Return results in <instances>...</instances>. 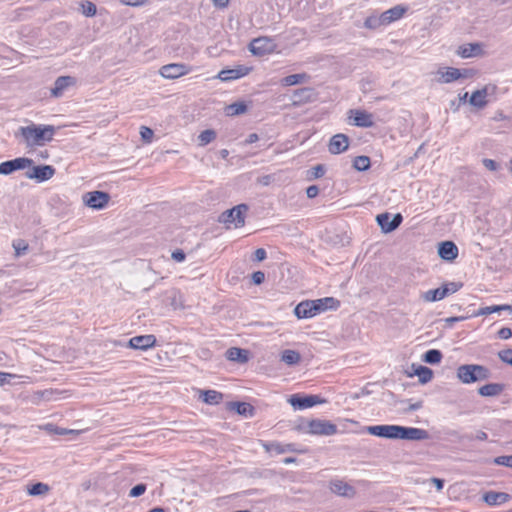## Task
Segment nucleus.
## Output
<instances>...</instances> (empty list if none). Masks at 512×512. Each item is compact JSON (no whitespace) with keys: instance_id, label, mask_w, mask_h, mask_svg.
<instances>
[{"instance_id":"f257e3e1","label":"nucleus","mask_w":512,"mask_h":512,"mask_svg":"<svg viewBox=\"0 0 512 512\" xmlns=\"http://www.w3.org/2000/svg\"><path fill=\"white\" fill-rule=\"evenodd\" d=\"M56 128L52 125L30 124L18 129L16 135H21L27 147L43 146L52 141Z\"/></svg>"},{"instance_id":"f03ea898","label":"nucleus","mask_w":512,"mask_h":512,"mask_svg":"<svg viewBox=\"0 0 512 512\" xmlns=\"http://www.w3.org/2000/svg\"><path fill=\"white\" fill-rule=\"evenodd\" d=\"M248 206L239 204L231 209L226 210L220 216L218 221L224 224L228 229L239 228L244 226Z\"/></svg>"},{"instance_id":"7ed1b4c3","label":"nucleus","mask_w":512,"mask_h":512,"mask_svg":"<svg viewBox=\"0 0 512 512\" xmlns=\"http://www.w3.org/2000/svg\"><path fill=\"white\" fill-rule=\"evenodd\" d=\"M474 76L471 69H458L454 67H441L435 72V80L441 84H448L460 79H467Z\"/></svg>"},{"instance_id":"20e7f679","label":"nucleus","mask_w":512,"mask_h":512,"mask_svg":"<svg viewBox=\"0 0 512 512\" xmlns=\"http://www.w3.org/2000/svg\"><path fill=\"white\" fill-rule=\"evenodd\" d=\"M277 44L274 39L262 36L253 39L249 44V51L255 56H263L274 52Z\"/></svg>"},{"instance_id":"39448f33","label":"nucleus","mask_w":512,"mask_h":512,"mask_svg":"<svg viewBox=\"0 0 512 512\" xmlns=\"http://www.w3.org/2000/svg\"><path fill=\"white\" fill-rule=\"evenodd\" d=\"M288 402L291 404V406L296 410H304L310 407H313L317 404L325 403L326 400L322 399L318 395H307V396H300V395H292Z\"/></svg>"},{"instance_id":"423d86ee","label":"nucleus","mask_w":512,"mask_h":512,"mask_svg":"<svg viewBox=\"0 0 512 512\" xmlns=\"http://www.w3.org/2000/svg\"><path fill=\"white\" fill-rule=\"evenodd\" d=\"M376 221L380 226L382 232L390 233L396 230L403 221V217L400 213L392 215L388 212L378 214L376 217Z\"/></svg>"},{"instance_id":"0eeeda50","label":"nucleus","mask_w":512,"mask_h":512,"mask_svg":"<svg viewBox=\"0 0 512 512\" xmlns=\"http://www.w3.org/2000/svg\"><path fill=\"white\" fill-rule=\"evenodd\" d=\"M55 174V168L51 165L30 166L25 172L29 179H34L37 182H44L52 178Z\"/></svg>"},{"instance_id":"6e6552de","label":"nucleus","mask_w":512,"mask_h":512,"mask_svg":"<svg viewBox=\"0 0 512 512\" xmlns=\"http://www.w3.org/2000/svg\"><path fill=\"white\" fill-rule=\"evenodd\" d=\"M33 164V160L26 157H19L0 163V174L9 175L17 170H24Z\"/></svg>"},{"instance_id":"1a4fd4ad","label":"nucleus","mask_w":512,"mask_h":512,"mask_svg":"<svg viewBox=\"0 0 512 512\" xmlns=\"http://www.w3.org/2000/svg\"><path fill=\"white\" fill-rule=\"evenodd\" d=\"M308 432L314 435L330 436L337 432V427L330 421L315 419L308 423Z\"/></svg>"},{"instance_id":"9d476101","label":"nucleus","mask_w":512,"mask_h":512,"mask_svg":"<svg viewBox=\"0 0 512 512\" xmlns=\"http://www.w3.org/2000/svg\"><path fill=\"white\" fill-rule=\"evenodd\" d=\"M495 91L496 86L486 85L482 89L476 90L472 93V95L469 98V103L478 109H482L488 103L487 97L489 95L494 94Z\"/></svg>"},{"instance_id":"9b49d317","label":"nucleus","mask_w":512,"mask_h":512,"mask_svg":"<svg viewBox=\"0 0 512 512\" xmlns=\"http://www.w3.org/2000/svg\"><path fill=\"white\" fill-rule=\"evenodd\" d=\"M348 115L352 124L357 127L370 128L374 126L373 115L365 110L351 109Z\"/></svg>"},{"instance_id":"f8f14e48","label":"nucleus","mask_w":512,"mask_h":512,"mask_svg":"<svg viewBox=\"0 0 512 512\" xmlns=\"http://www.w3.org/2000/svg\"><path fill=\"white\" fill-rule=\"evenodd\" d=\"M110 201V194H83L82 202L94 210H101L107 207Z\"/></svg>"},{"instance_id":"ddd939ff","label":"nucleus","mask_w":512,"mask_h":512,"mask_svg":"<svg viewBox=\"0 0 512 512\" xmlns=\"http://www.w3.org/2000/svg\"><path fill=\"white\" fill-rule=\"evenodd\" d=\"M190 72V68L182 63H171L161 67L160 75L166 79H175L186 75Z\"/></svg>"},{"instance_id":"4468645a","label":"nucleus","mask_w":512,"mask_h":512,"mask_svg":"<svg viewBox=\"0 0 512 512\" xmlns=\"http://www.w3.org/2000/svg\"><path fill=\"white\" fill-rule=\"evenodd\" d=\"M427 438L428 433L426 430L415 427L398 426L397 439L420 441Z\"/></svg>"},{"instance_id":"2eb2a0df","label":"nucleus","mask_w":512,"mask_h":512,"mask_svg":"<svg viewBox=\"0 0 512 512\" xmlns=\"http://www.w3.org/2000/svg\"><path fill=\"white\" fill-rule=\"evenodd\" d=\"M399 425H375L366 427V431L377 437L397 439Z\"/></svg>"},{"instance_id":"dca6fc26","label":"nucleus","mask_w":512,"mask_h":512,"mask_svg":"<svg viewBox=\"0 0 512 512\" xmlns=\"http://www.w3.org/2000/svg\"><path fill=\"white\" fill-rule=\"evenodd\" d=\"M349 147V138L345 134L334 135L329 142L328 149L332 154H340Z\"/></svg>"},{"instance_id":"f3484780","label":"nucleus","mask_w":512,"mask_h":512,"mask_svg":"<svg viewBox=\"0 0 512 512\" xmlns=\"http://www.w3.org/2000/svg\"><path fill=\"white\" fill-rule=\"evenodd\" d=\"M156 338L154 335H140L132 337L129 340V347L138 350H147L155 345Z\"/></svg>"},{"instance_id":"a211bd4d","label":"nucleus","mask_w":512,"mask_h":512,"mask_svg":"<svg viewBox=\"0 0 512 512\" xmlns=\"http://www.w3.org/2000/svg\"><path fill=\"white\" fill-rule=\"evenodd\" d=\"M294 313L299 319H307L316 316L317 308L313 304L312 300H306L300 302L294 309Z\"/></svg>"},{"instance_id":"6ab92c4d","label":"nucleus","mask_w":512,"mask_h":512,"mask_svg":"<svg viewBox=\"0 0 512 512\" xmlns=\"http://www.w3.org/2000/svg\"><path fill=\"white\" fill-rule=\"evenodd\" d=\"M330 490L343 497L353 498L356 494L354 487L342 480H332L330 482Z\"/></svg>"},{"instance_id":"aec40b11","label":"nucleus","mask_w":512,"mask_h":512,"mask_svg":"<svg viewBox=\"0 0 512 512\" xmlns=\"http://www.w3.org/2000/svg\"><path fill=\"white\" fill-rule=\"evenodd\" d=\"M439 256L446 261H453L458 256V247L452 241H444L438 247Z\"/></svg>"},{"instance_id":"412c9836","label":"nucleus","mask_w":512,"mask_h":512,"mask_svg":"<svg viewBox=\"0 0 512 512\" xmlns=\"http://www.w3.org/2000/svg\"><path fill=\"white\" fill-rule=\"evenodd\" d=\"M75 84V79L71 76H60L58 77L55 82L54 86L51 89L52 96L58 98L63 95L65 90Z\"/></svg>"},{"instance_id":"4be33fe9","label":"nucleus","mask_w":512,"mask_h":512,"mask_svg":"<svg viewBox=\"0 0 512 512\" xmlns=\"http://www.w3.org/2000/svg\"><path fill=\"white\" fill-rule=\"evenodd\" d=\"M511 499V496L505 492L488 491L483 495V500L489 506H500Z\"/></svg>"},{"instance_id":"5701e85b","label":"nucleus","mask_w":512,"mask_h":512,"mask_svg":"<svg viewBox=\"0 0 512 512\" xmlns=\"http://www.w3.org/2000/svg\"><path fill=\"white\" fill-rule=\"evenodd\" d=\"M250 71V68L245 66H238L234 69H226L222 70L218 73V78L222 81H231L238 78H241L247 75Z\"/></svg>"},{"instance_id":"b1692460","label":"nucleus","mask_w":512,"mask_h":512,"mask_svg":"<svg viewBox=\"0 0 512 512\" xmlns=\"http://www.w3.org/2000/svg\"><path fill=\"white\" fill-rule=\"evenodd\" d=\"M406 11H407L406 6L396 5L390 9H388L387 11L383 12L381 15H382V20H383L385 26L396 21V20H399L405 14Z\"/></svg>"},{"instance_id":"393cba45","label":"nucleus","mask_w":512,"mask_h":512,"mask_svg":"<svg viewBox=\"0 0 512 512\" xmlns=\"http://www.w3.org/2000/svg\"><path fill=\"white\" fill-rule=\"evenodd\" d=\"M315 308H317V313L324 312L328 309H336L339 306V301L333 297H325L316 300H312Z\"/></svg>"},{"instance_id":"a878e982","label":"nucleus","mask_w":512,"mask_h":512,"mask_svg":"<svg viewBox=\"0 0 512 512\" xmlns=\"http://www.w3.org/2000/svg\"><path fill=\"white\" fill-rule=\"evenodd\" d=\"M226 358L233 362L246 363L248 361V351L245 349L232 347L226 351Z\"/></svg>"},{"instance_id":"bb28decb","label":"nucleus","mask_w":512,"mask_h":512,"mask_svg":"<svg viewBox=\"0 0 512 512\" xmlns=\"http://www.w3.org/2000/svg\"><path fill=\"white\" fill-rule=\"evenodd\" d=\"M472 369V364L461 365L457 369V377L460 379V381H462L465 384L476 382V377Z\"/></svg>"},{"instance_id":"cd10ccee","label":"nucleus","mask_w":512,"mask_h":512,"mask_svg":"<svg viewBox=\"0 0 512 512\" xmlns=\"http://www.w3.org/2000/svg\"><path fill=\"white\" fill-rule=\"evenodd\" d=\"M446 296H448V290L441 286L424 292L421 298L426 302H436L444 299Z\"/></svg>"},{"instance_id":"c85d7f7f","label":"nucleus","mask_w":512,"mask_h":512,"mask_svg":"<svg viewBox=\"0 0 512 512\" xmlns=\"http://www.w3.org/2000/svg\"><path fill=\"white\" fill-rule=\"evenodd\" d=\"M481 51L482 48L480 44L468 43L459 47L458 55H460L462 58H471L479 55Z\"/></svg>"},{"instance_id":"c756f323","label":"nucleus","mask_w":512,"mask_h":512,"mask_svg":"<svg viewBox=\"0 0 512 512\" xmlns=\"http://www.w3.org/2000/svg\"><path fill=\"white\" fill-rule=\"evenodd\" d=\"M504 390V385L500 383H489L479 388L478 392L481 396L492 397L497 396Z\"/></svg>"},{"instance_id":"7c9ffc66","label":"nucleus","mask_w":512,"mask_h":512,"mask_svg":"<svg viewBox=\"0 0 512 512\" xmlns=\"http://www.w3.org/2000/svg\"><path fill=\"white\" fill-rule=\"evenodd\" d=\"M229 409L236 411L239 415L250 417L253 415L254 408L246 402H230Z\"/></svg>"},{"instance_id":"2f4dec72","label":"nucleus","mask_w":512,"mask_h":512,"mask_svg":"<svg viewBox=\"0 0 512 512\" xmlns=\"http://www.w3.org/2000/svg\"><path fill=\"white\" fill-rule=\"evenodd\" d=\"M263 447L267 452L270 453H276V454H283L286 452L293 451V445L292 444H282L279 442H270V443H264Z\"/></svg>"},{"instance_id":"473e14b6","label":"nucleus","mask_w":512,"mask_h":512,"mask_svg":"<svg viewBox=\"0 0 512 512\" xmlns=\"http://www.w3.org/2000/svg\"><path fill=\"white\" fill-rule=\"evenodd\" d=\"M200 398L207 404L216 405L221 402L223 395L215 390H206L200 391Z\"/></svg>"},{"instance_id":"72a5a7b5","label":"nucleus","mask_w":512,"mask_h":512,"mask_svg":"<svg viewBox=\"0 0 512 512\" xmlns=\"http://www.w3.org/2000/svg\"><path fill=\"white\" fill-rule=\"evenodd\" d=\"M300 360L301 355L295 350L286 349L281 353V361L289 366L298 364Z\"/></svg>"},{"instance_id":"f704fd0d","label":"nucleus","mask_w":512,"mask_h":512,"mask_svg":"<svg viewBox=\"0 0 512 512\" xmlns=\"http://www.w3.org/2000/svg\"><path fill=\"white\" fill-rule=\"evenodd\" d=\"M50 490V487L42 482H37L30 486H27V493L30 496H43L47 494Z\"/></svg>"},{"instance_id":"c9c22d12","label":"nucleus","mask_w":512,"mask_h":512,"mask_svg":"<svg viewBox=\"0 0 512 512\" xmlns=\"http://www.w3.org/2000/svg\"><path fill=\"white\" fill-rule=\"evenodd\" d=\"M307 79H308V76L305 73L292 74V75L284 77L281 80V84L283 86H293V85H297L300 83H304L307 81Z\"/></svg>"},{"instance_id":"e433bc0d","label":"nucleus","mask_w":512,"mask_h":512,"mask_svg":"<svg viewBox=\"0 0 512 512\" xmlns=\"http://www.w3.org/2000/svg\"><path fill=\"white\" fill-rule=\"evenodd\" d=\"M507 309H510L509 305H493V306L481 307L475 313V316L490 315L492 313L500 312L502 310H507Z\"/></svg>"},{"instance_id":"4c0bfd02","label":"nucleus","mask_w":512,"mask_h":512,"mask_svg":"<svg viewBox=\"0 0 512 512\" xmlns=\"http://www.w3.org/2000/svg\"><path fill=\"white\" fill-rule=\"evenodd\" d=\"M414 373L419 377V381L422 384L428 383L433 377L431 369L421 365L414 370Z\"/></svg>"},{"instance_id":"58836bf2","label":"nucleus","mask_w":512,"mask_h":512,"mask_svg":"<svg viewBox=\"0 0 512 512\" xmlns=\"http://www.w3.org/2000/svg\"><path fill=\"white\" fill-rule=\"evenodd\" d=\"M216 139V132L212 129L202 131L198 136V145L206 146Z\"/></svg>"},{"instance_id":"ea45409f","label":"nucleus","mask_w":512,"mask_h":512,"mask_svg":"<svg viewBox=\"0 0 512 512\" xmlns=\"http://www.w3.org/2000/svg\"><path fill=\"white\" fill-rule=\"evenodd\" d=\"M441 359L442 353L440 350L437 349H430L423 356V360L429 364H438L441 361Z\"/></svg>"},{"instance_id":"a19ab883","label":"nucleus","mask_w":512,"mask_h":512,"mask_svg":"<svg viewBox=\"0 0 512 512\" xmlns=\"http://www.w3.org/2000/svg\"><path fill=\"white\" fill-rule=\"evenodd\" d=\"M364 26L368 29H377L380 26H385L382 15H370L366 18Z\"/></svg>"},{"instance_id":"79ce46f5","label":"nucleus","mask_w":512,"mask_h":512,"mask_svg":"<svg viewBox=\"0 0 512 512\" xmlns=\"http://www.w3.org/2000/svg\"><path fill=\"white\" fill-rule=\"evenodd\" d=\"M12 247L15 251V256L20 257L26 254L28 251V243L23 239H16L12 242Z\"/></svg>"},{"instance_id":"37998d69","label":"nucleus","mask_w":512,"mask_h":512,"mask_svg":"<svg viewBox=\"0 0 512 512\" xmlns=\"http://www.w3.org/2000/svg\"><path fill=\"white\" fill-rule=\"evenodd\" d=\"M353 167L358 171H365L370 167V158L368 156H357L354 159Z\"/></svg>"},{"instance_id":"c03bdc74","label":"nucleus","mask_w":512,"mask_h":512,"mask_svg":"<svg viewBox=\"0 0 512 512\" xmlns=\"http://www.w3.org/2000/svg\"><path fill=\"white\" fill-rule=\"evenodd\" d=\"M247 110V106L243 102L233 103L227 107V114L234 116L245 113Z\"/></svg>"},{"instance_id":"a18cd8bd","label":"nucleus","mask_w":512,"mask_h":512,"mask_svg":"<svg viewBox=\"0 0 512 512\" xmlns=\"http://www.w3.org/2000/svg\"><path fill=\"white\" fill-rule=\"evenodd\" d=\"M81 8H82V13L87 17H93L97 12L96 5L90 1L82 2Z\"/></svg>"},{"instance_id":"49530a36","label":"nucleus","mask_w":512,"mask_h":512,"mask_svg":"<svg viewBox=\"0 0 512 512\" xmlns=\"http://www.w3.org/2000/svg\"><path fill=\"white\" fill-rule=\"evenodd\" d=\"M472 366H473L472 370L474 371L476 381L484 380V379L488 378L489 371L486 367L481 366V365H476V364H472Z\"/></svg>"},{"instance_id":"de8ad7c7","label":"nucleus","mask_w":512,"mask_h":512,"mask_svg":"<svg viewBox=\"0 0 512 512\" xmlns=\"http://www.w3.org/2000/svg\"><path fill=\"white\" fill-rule=\"evenodd\" d=\"M493 462L496 465L512 468V455L498 456L494 458Z\"/></svg>"},{"instance_id":"09e8293b","label":"nucleus","mask_w":512,"mask_h":512,"mask_svg":"<svg viewBox=\"0 0 512 512\" xmlns=\"http://www.w3.org/2000/svg\"><path fill=\"white\" fill-rule=\"evenodd\" d=\"M140 135H141L142 140L145 143H150V142H152V139H153V136H154V132L149 127L142 126L140 128Z\"/></svg>"},{"instance_id":"8fccbe9b","label":"nucleus","mask_w":512,"mask_h":512,"mask_svg":"<svg viewBox=\"0 0 512 512\" xmlns=\"http://www.w3.org/2000/svg\"><path fill=\"white\" fill-rule=\"evenodd\" d=\"M146 491V485L145 484H137L136 486H134L130 492H129V496L130 497H139L141 496L142 494H144Z\"/></svg>"},{"instance_id":"3c124183","label":"nucleus","mask_w":512,"mask_h":512,"mask_svg":"<svg viewBox=\"0 0 512 512\" xmlns=\"http://www.w3.org/2000/svg\"><path fill=\"white\" fill-rule=\"evenodd\" d=\"M482 163H483L484 167L489 171L495 172V171H498L500 168V164L492 159H483Z\"/></svg>"},{"instance_id":"603ef678","label":"nucleus","mask_w":512,"mask_h":512,"mask_svg":"<svg viewBox=\"0 0 512 512\" xmlns=\"http://www.w3.org/2000/svg\"><path fill=\"white\" fill-rule=\"evenodd\" d=\"M499 358L512 366V349L502 350L498 353Z\"/></svg>"},{"instance_id":"864d4df0","label":"nucleus","mask_w":512,"mask_h":512,"mask_svg":"<svg viewBox=\"0 0 512 512\" xmlns=\"http://www.w3.org/2000/svg\"><path fill=\"white\" fill-rule=\"evenodd\" d=\"M442 287L446 288L448 290V295H449V294H453V293L457 292L462 287V284L456 283V282H450V283L444 284Z\"/></svg>"},{"instance_id":"5fc2aeb1","label":"nucleus","mask_w":512,"mask_h":512,"mask_svg":"<svg viewBox=\"0 0 512 512\" xmlns=\"http://www.w3.org/2000/svg\"><path fill=\"white\" fill-rule=\"evenodd\" d=\"M265 280V274L262 271H256L252 274V281L256 285H260Z\"/></svg>"},{"instance_id":"6e6d98bb","label":"nucleus","mask_w":512,"mask_h":512,"mask_svg":"<svg viewBox=\"0 0 512 512\" xmlns=\"http://www.w3.org/2000/svg\"><path fill=\"white\" fill-rule=\"evenodd\" d=\"M185 258V253L180 249H177L172 252V259L175 260L176 262H183Z\"/></svg>"},{"instance_id":"4d7b16f0","label":"nucleus","mask_w":512,"mask_h":512,"mask_svg":"<svg viewBox=\"0 0 512 512\" xmlns=\"http://www.w3.org/2000/svg\"><path fill=\"white\" fill-rule=\"evenodd\" d=\"M498 336L501 339H509L512 336V330L508 327H503L498 331Z\"/></svg>"},{"instance_id":"13d9d810","label":"nucleus","mask_w":512,"mask_h":512,"mask_svg":"<svg viewBox=\"0 0 512 512\" xmlns=\"http://www.w3.org/2000/svg\"><path fill=\"white\" fill-rule=\"evenodd\" d=\"M266 251L263 248H258L254 252V258L256 261H263L266 258Z\"/></svg>"},{"instance_id":"bf43d9fd","label":"nucleus","mask_w":512,"mask_h":512,"mask_svg":"<svg viewBox=\"0 0 512 512\" xmlns=\"http://www.w3.org/2000/svg\"><path fill=\"white\" fill-rule=\"evenodd\" d=\"M14 377H15V375H13V374L6 373V372H0V385L9 383V380Z\"/></svg>"},{"instance_id":"052dcab7","label":"nucleus","mask_w":512,"mask_h":512,"mask_svg":"<svg viewBox=\"0 0 512 512\" xmlns=\"http://www.w3.org/2000/svg\"><path fill=\"white\" fill-rule=\"evenodd\" d=\"M431 483L436 487L438 491H441L444 487V481L439 478H431Z\"/></svg>"},{"instance_id":"680f3d73","label":"nucleus","mask_w":512,"mask_h":512,"mask_svg":"<svg viewBox=\"0 0 512 512\" xmlns=\"http://www.w3.org/2000/svg\"><path fill=\"white\" fill-rule=\"evenodd\" d=\"M146 0H121V2L128 6H140L145 3Z\"/></svg>"},{"instance_id":"e2e57ef3","label":"nucleus","mask_w":512,"mask_h":512,"mask_svg":"<svg viewBox=\"0 0 512 512\" xmlns=\"http://www.w3.org/2000/svg\"><path fill=\"white\" fill-rule=\"evenodd\" d=\"M505 119H507V116L503 113V111H500V110L497 111L493 116L494 121H502Z\"/></svg>"},{"instance_id":"0e129e2a","label":"nucleus","mask_w":512,"mask_h":512,"mask_svg":"<svg viewBox=\"0 0 512 512\" xmlns=\"http://www.w3.org/2000/svg\"><path fill=\"white\" fill-rule=\"evenodd\" d=\"M213 4L219 8H225L229 4V0H213Z\"/></svg>"},{"instance_id":"69168bd1","label":"nucleus","mask_w":512,"mask_h":512,"mask_svg":"<svg viewBox=\"0 0 512 512\" xmlns=\"http://www.w3.org/2000/svg\"><path fill=\"white\" fill-rule=\"evenodd\" d=\"M421 407H422L421 402L412 403L409 405V407L406 409V411L407 412L416 411V410H419Z\"/></svg>"},{"instance_id":"338daca9","label":"nucleus","mask_w":512,"mask_h":512,"mask_svg":"<svg viewBox=\"0 0 512 512\" xmlns=\"http://www.w3.org/2000/svg\"><path fill=\"white\" fill-rule=\"evenodd\" d=\"M258 139H259L258 135L256 133H252V134L248 135L245 142L247 144H252V143L258 141Z\"/></svg>"},{"instance_id":"774afa93","label":"nucleus","mask_w":512,"mask_h":512,"mask_svg":"<svg viewBox=\"0 0 512 512\" xmlns=\"http://www.w3.org/2000/svg\"><path fill=\"white\" fill-rule=\"evenodd\" d=\"M487 438H488V435H487V433H486V432H484V431H479V432H477V434H476V439H478V440H480V441H485V440H487Z\"/></svg>"}]
</instances>
